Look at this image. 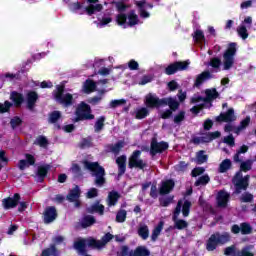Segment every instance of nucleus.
Masks as SVG:
<instances>
[{
	"mask_svg": "<svg viewBox=\"0 0 256 256\" xmlns=\"http://www.w3.org/2000/svg\"><path fill=\"white\" fill-rule=\"evenodd\" d=\"M183 120H185V112L184 111H179V113H177V115H175V117L173 118V122L177 125H179L181 122H183Z\"/></svg>",
	"mask_w": 256,
	"mask_h": 256,
	"instance_id": "obj_55",
	"label": "nucleus"
},
{
	"mask_svg": "<svg viewBox=\"0 0 256 256\" xmlns=\"http://www.w3.org/2000/svg\"><path fill=\"white\" fill-rule=\"evenodd\" d=\"M190 66V60L176 61L172 64H168V67L164 69V74L171 76L177 74V72L188 70Z\"/></svg>",
	"mask_w": 256,
	"mask_h": 256,
	"instance_id": "obj_12",
	"label": "nucleus"
},
{
	"mask_svg": "<svg viewBox=\"0 0 256 256\" xmlns=\"http://www.w3.org/2000/svg\"><path fill=\"white\" fill-rule=\"evenodd\" d=\"M236 53L237 44L235 42H231L227 46V50H224L222 53V61L218 57L210 58L208 65L214 69H219L220 65H222V70L229 71L233 68V64H235Z\"/></svg>",
	"mask_w": 256,
	"mask_h": 256,
	"instance_id": "obj_2",
	"label": "nucleus"
},
{
	"mask_svg": "<svg viewBox=\"0 0 256 256\" xmlns=\"http://www.w3.org/2000/svg\"><path fill=\"white\" fill-rule=\"evenodd\" d=\"M191 207H192V202L186 200V201H183L182 205H181V202H177V207H175V210L179 208V214L181 213L183 215V218H187L190 215Z\"/></svg>",
	"mask_w": 256,
	"mask_h": 256,
	"instance_id": "obj_25",
	"label": "nucleus"
},
{
	"mask_svg": "<svg viewBox=\"0 0 256 256\" xmlns=\"http://www.w3.org/2000/svg\"><path fill=\"white\" fill-rule=\"evenodd\" d=\"M240 230L242 231V235H250V233H253V227L250 226V224L243 222L239 225Z\"/></svg>",
	"mask_w": 256,
	"mask_h": 256,
	"instance_id": "obj_49",
	"label": "nucleus"
},
{
	"mask_svg": "<svg viewBox=\"0 0 256 256\" xmlns=\"http://www.w3.org/2000/svg\"><path fill=\"white\" fill-rule=\"evenodd\" d=\"M211 79V73L209 71H203V73L198 74L196 76V79L194 80V87L199 88L205 83V81H208Z\"/></svg>",
	"mask_w": 256,
	"mask_h": 256,
	"instance_id": "obj_27",
	"label": "nucleus"
},
{
	"mask_svg": "<svg viewBox=\"0 0 256 256\" xmlns=\"http://www.w3.org/2000/svg\"><path fill=\"white\" fill-rule=\"evenodd\" d=\"M240 202L242 203H250L253 202V194H250L248 192H245L244 194H242V196L240 197Z\"/></svg>",
	"mask_w": 256,
	"mask_h": 256,
	"instance_id": "obj_56",
	"label": "nucleus"
},
{
	"mask_svg": "<svg viewBox=\"0 0 256 256\" xmlns=\"http://www.w3.org/2000/svg\"><path fill=\"white\" fill-rule=\"evenodd\" d=\"M168 150V142L160 141L157 142V138L151 139L150 155L155 157L157 154H162Z\"/></svg>",
	"mask_w": 256,
	"mask_h": 256,
	"instance_id": "obj_13",
	"label": "nucleus"
},
{
	"mask_svg": "<svg viewBox=\"0 0 256 256\" xmlns=\"http://www.w3.org/2000/svg\"><path fill=\"white\" fill-rule=\"evenodd\" d=\"M121 199V194L118 192L112 190L108 193V199H106V202H108V207H114L118 203V200Z\"/></svg>",
	"mask_w": 256,
	"mask_h": 256,
	"instance_id": "obj_29",
	"label": "nucleus"
},
{
	"mask_svg": "<svg viewBox=\"0 0 256 256\" xmlns=\"http://www.w3.org/2000/svg\"><path fill=\"white\" fill-rule=\"evenodd\" d=\"M127 219V211L126 210H118L116 212V223H125Z\"/></svg>",
	"mask_w": 256,
	"mask_h": 256,
	"instance_id": "obj_47",
	"label": "nucleus"
},
{
	"mask_svg": "<svg viewBox=\"0 0 256 256\" xmlns=\"http://www.w3.org/2000/svg\"><path fill=\"white\" fill-rule=\"evenodd\" d=\"M83 164L86 170L95 174V185L97 187H103L105 185V169L99 165V162L84 160Z\"/></svg>",
	"mask_w": 256,
	"mask_h": 256,
	"instance_id": "obj_8",
	"label": "nucleus"
},
{
	"mask_svg": "<svg viewBox=\"0 0 256 256\" xmlns=\"http://www.w3.org/2000/svg\"><path fill=\"white\" fill-rule=\"evenodd\" d=\"M223 143L229 145V147L235 146V139L233 138V135L224 137Z\"/></svg>",
	"mask_w": 256,
	"mask_h": 256,
	"instance_id": "obj_64",
	"label": "nucleus"
},
{
	"mask_svg": "<svg viewBox=\"0 0 256 256\" xmlns=\"http://www.w3.org/2000/svg\"><path fill=\"white\" fill-rule=\"evenodd\" d=\"M40 256H60V251H58L57 247L49 246V248H45L40 252Z\"/></svg>",
	"mask_w": 256,
	"mask_h": 256,
	"instance_id": "obj_33",
	"label": "nucleus"
},
{
	"mask_svg": "<svg viewBox=\"0 0 256 256\" xmlns=\"http://www.w3.org/2000/svg\"><path fill=\"white\" fill-rule=\"evenodd\" d=\"M127 15L123 13H118L116 15V25L123 27V29H127L128 24H127Z\"/></svg>",
	"mask_w": 256,
	"mask_h": 256,
	"instance_id": "obj_35",
	"label": "nucleus"
},
{
	"mask_svg": "<svg viewBox=\"0 0 256 256\" xmlns=\"http://www.w3.org/2000/svg\"><path fill=\"white\" fill-rule=\"evenodd\" d=\"M55 219H58V211L55 210V207L49 206L45 208V211L43 212V223L49 225L53 223Z\"/></svg>",
	"mask_w": 256,
	"mask_h": 256,
	"instance_id": "obj_15",
	"label": "nucleus"
},
{
	"mask_svg": "<svg viewBox=\"0 0 256 256\" xmlns=\"http://www.w3.org/2000/svg\"><path fill=\"white\" fill-rule=\"evenodd\" d=\"M230 195L224 190H220L218 195L216 196V204L218 208H227V204L229 203Z\"/></svg>",
	"mask_w": 256,
	"mask_h": 256,
	"instance_id": "obj_20",
	"label": "nucleus"
},
{
	"mask_svg": "<svg viewBox=\"0 0 256 256\" xmlns=\"http://www.w3.org/2000/svg\"><path fill=\"white\" fill-rule=\"evenodd\" d=\"M123 147H125V142L118 141L116 144L110 146V152L114 153V155H118V153H121Z\"/></svg>",
	"mask_w": 256,
	"mask_h": 256,
	"instance_id": "obj_41",
	"label": "nucleus"
},
{
	"mask_svg": "<svg viewBox=\"0 0 256 256\" xmlns=\"http://www.w3.org/2000/svg\"><path fill=\"white\" fill-rule=\"evenodd\" d=\"M231 242V234L229 232H215L207 239L206 249L209 252L215 251L218 246H223Z\"/></svg>",
	"mask_w": 256,
	"mask_h": 256,
	"instance_id": "obj_7",
	"label": "nucleus"
},
{
	"mask_svg": "<svg viewBox=\"0 0 256 256\" xmlns=\"http://www.w3.org/2000/svg\"><path fill=\"white\" fill-rule=\"evenodd\" d=\"M71 173L75 175V177H81V167L78 164H73L71 166Z\"/></svg>",
	"mask_w": 256,
	"mask_h": 256,
	"instance_id": "obj_62",
	"label": "nucleus"
},
{
	"mask_svg": "<svg viewBox=\"0 0 256 256\" xmlns=\"http://www.w3.org/2000/svg\"><path fill=\"white\" fill-rule=\"evenodd\" d=\"M151 252L147 247L138 246L134 250H130L129 246H121V252H118V256H150Z\"/></svg>",
	"mask_w": 256,
	"mask_h": 256,
	"instance_id": "obj_11",
	"label": "nucleus"
},
{
	"mask_svg": "<svg viewBox=\"0 0 256 256\" xmlns=\"http://www.w3.org/2000/svg\"><path fill=\"white\" fill-rule=\"evenodd\" d=\"M127 103V100L120 99V100H112L110 101V108L116 109L118 107H121Z\"/></svg>",
	"mask_w": 256,
	"mask_h": 256,
	"instance_id": "obj_53",
	"label": "nucleus"
},
{
	"mask_svg": "<svg viewBox=\"0 0 256 256\" xmlns=\"http://www.w3.org/2000/svg\"><path fill=\"white\" fill-rule=\"evenodd\" d=\"M98 3L99 0H86V4H88V6L86 7H84L83 4H81L80 2H75L71 4V7L73 11H79L81 9H84V13L86 15L92 16L103 11V5Z\"/></svg>",
	"mask_w": 256,
	"mask_h": 256,
	"instance_id": "obj_10",
	"label": "nucleus"
},
{
	"mask_svg": "<svg viewBox=\"0 0 256 256\" xmlns=\"http://www.w3.org/2000/svg\"><path fill=\"white\" fill-rule=\"evenodd\" d=\"M208 183H209V176L203 175L201 177H198V179H196V182H194V186L196 187L205 186Z\"/></svg>",
	"mask_w": 256,
	"mask_h": 256,
	"instance_id": "obj_50",
	"label": "nucleus"
},
{
	"mask_svg": "<svg viewBox=\"0 0 256 256\" xmlns=\"http://www.w3.org/2000/svg\"><path fill=\"white\" fill-rule=\"evenodd\" d=\"M19 201H21V195H19V193H14L12 198L8 197L2 200V205H4V209L8 210L20 205L21 202Z\"/></svg>",
	"mask_w": 256,
	"mask_h": 256,
	"instance_id": "obj_18",
	"label": "nucleus"
},
{
	"mask_svg": "<svg viewBox=\"0 0 256 256\" xmlns=\"http://www.w3.org/2000/svg\"><path fill=\"white\" fill-rule=\"evenodd\" d=\"M142 152H150V147L142 146V150H134L127 159V156L121 155L116 158V165L118 166V177L125 175L126 169H140L147 168V162L140 159Z\"/></svg>",
	"mask_w": 256,
	"mask_h": 256,
	"instance_id": "obj_1",
	"label": "nucleus"
},
{
	"mask_svg": "<svg viewBox=\"0 0 256 256\" xmlns=\"http://www.w3.org/2000/svg\"><path fill=\"white\" fill-rule=\"evenodd\" d=\"M25 100V97H23V94L17 92V91H12L10 92V101H12V105L16 108H20L21 105H23V102Z\"/></svg>",
	"mask_w": 256,
	"mask_h": 256,
	"instance_id": "obj_24",
	"label": "nucleus"
},
{
	"mask_svg": "<svg viewBox=\"0 0 256 256\" xmlns=\"http://www.w3.org/2000/svg\"><path fill=\"white\" fill-rule=\"evenodd\" d=\"M173 223H175L174 229L179 231L188 228V222L179 219V207L173 212Z\"/></svg>",
	"mask_w": 256,
	"mask_h": 256,
	"instance_id": "obj_21",
	"label": "nucleus"
},
{
	"mask_svg": "<svg viewBox=\"0 0 256 256\" xmlns=\"http://www.w3.org/2000/svg\"><path fill=\"white\" fill-rule=\"evenodd\" d=\"M248 152V146L242 145L238 151L233 155V162L240 163V155L246 154Z\"/></svg>",
	"mask_w": 256,
	"mask_h": 256,
	"instance_id": "obj_39",
	"label": "nucleus"
},
{
	"mask_svg": "<svg viewBox=\"0 0 256 256\" xmlns=\"http://www.w3.org/2000/svg\"><path fill=\"white\" fill-rule=\"evenodd\" d=\"M12 106H14V104L10 103V101H4V104L0 103V114L10 112Z\"/></svg>",
	"mask_w": 256,
	"mask_h": 256,
	"instance_id": "obj_52",
	"label": "nucleus"
},
{
	"mask_svg": "<svg viewBox=\"0 0 256 256\" xmlns=\"http://www.w3.org/2000/svg\"><path fill=\"white\" fill-rule=\"evenodd\" d=\"M104 126H105V116H101L97 118V121L95 122V133H100L103 130Z\"/></svg>",
	"mask_w": 256,
	"mask_h": 256,
	"instance_id": "obj_45",
	"label": "nucleus"
},
{
	"mask_svg": "<svg viewBox=\"0 0 256 256\" xmlns=\"http://www.w3.org/2000/svg\"><path fill=\"white\" fill-rule=\"evenodd\" d=\"M112 239H114V235L110 234V232L105 233V235L101 237V240H96L95 238L91 237L88 239H77L75 242H73V249L82 253H84V249H86V247L92 249H102L107 243H110Z\"/></svg>",
	"mask_w": 256,
	"mask_h": 256,
	"instance_id": "obj_5",
	"label": "nucleus"
},
{
	"mask_svg": "<svg viewBox=\"0 0 256 256\" xmlns=\"http://www.w3.org/2000/svg\"><path fill=\"white\" fill-rule=\"evenodd\" d=\"M95 223H97L95 217L88 215L82 218V223H80V226H82V229H86L88 227H91L92 225H95Z\"/></svg>",
	"mask_w": 256,
	"mask_h": 256,
	"instance_id": "obj_31",
	"label": "nucleus"
},
{
	"mask_svg": "<svg viewBox=\"0 0 256 256\" xmlns=\"http://www.w3.org/2000/svg\"><path fill=\"white\" fill-rule=\"evenodd\" d=\"M127 16V25L128 27H133L138 25V15H136V11L131 10Z\"/></svg>",
	"mask_w": 256,
	"mask_h": 256,
	"instance_id": "obj_30",
	"label": "nucleus"
},
{
	"mask_svg": "<svg viewBox=\"0 0 256 256\" xmlns=\"http://www.w3.org/2000/svg\"><path fill=\"white\" fill-rule=\"evenodd\" d=\"M80 195H81V190H79V186L75 185L73 189L69 190V194H66V201H69V202L79 201Z\"/></svg>",
	"mask_w": 256,
	"mask_h": 256,
	"instance_id": "obj_28",
	"label": "nucleus"
},
{
	"mask_svg": "<svg viewBox=\"0 0 256 256\" xmlns=\"http://www.w3.org/2000/svg\"><path fill=\"white\" fill-rule=\"evenodd\" d=\"M192 39L194 43H203L205 42V34H203V30L196 29L192 34Z\"/></svg>",
	"mask_w": 256,
	"mask_h": 256,
	"instance_id": "obj_37",
	"label": "nucleus"
},
{
	"mask_svg": "<svg viewBox=\"0 0 256 256\" xmlns=\"http://www.w3.org/2000/svg\"><path fill=\"white\" fill-rule=\"evenodd\" d=\"M24 102L28 111H34L36 102H38V93L36 91H28V94H25Z\"/></svg>",
	"mask_w": 256,
	"mask_h": 256,
	"instance_id": "obj_17",
	"label": "nucleus"
},
{
	"mask_svg": "<svg viewBox=\"0 0 256 256\" xmlns=\"http://www.w3.org/2000/svg\"><path fill=\"white\" fill-rule=\"evenodd\" d=\"M53 100L58 103V105L62 106V108H71L75 105V99L73 98V94L64 93V85H56V89L51 93Z\"/></svg>",
	"mask_w": 256,
	"mask_h": 256,
	"instance_id": "obj_6",
	"label": "nucleus"
},
{
	"mask_svg": "<svg viewBox=\"0 0 256 256\" xmlns=\"http://www.w3.org/2000/svg\"><path fill=\"white\" fill-rule=\"evenodd\" d=\"M62 118V112L60 111H52L49 112V117L47 118V122L49 124H56Z\"/></svg>",
	"mask_w": 256,
	"mask_h": 256,
	"instance_id": "obj_32",
	"label": "nucleus"
},
{
	"mask_svg": "<svg viewBox=\"0 0 256 256\" xmlns=\"http://www.w3.org/2000/svg\"><path fill=\"white\" fill-rule=\"evenodd\" d=\"M136 7H138V9L140 11L141 18L147 19L150 17L149 12H147V10L144 9V0L137 1Z\"/></svg>",
	"mask_w": 256,
	"mask_h": 256,
	"instance_id": "obj_40",
	"label": "nucleus"
},
{
	"mask_svg": "<svg viewBox=\"0 0 256 256\" xmlns=\"http://www.w3.org/2000/svg\"><path fill=\"white\" fill-rule=\"evenodd\" d=\"M50 169H51V166H49L48 164L38 166L36 170V177H38V179L36 180V182L38 183L45 182V178L47 177V174L49 173Z\"/></svg>",
	"mask_w": 256,
	"mask_h": 256,
	"instance_id": "obj_22",
	"label": "nucleus"
},
{
	"mask_svg": "<svg viewBox=\"0 0 256 256\" xmlns=\"http://www.w3.org/2000/svg\"><path fill=\"white\" fill-rule=\"evenodd\" d=\"M23 124V120L19 116H14L12 119H10V128L17 129Z\"/></svg>",
	"mask_w": 256,
	"mask_h": 256,
	"instance_id": "obj_51",
	"label": "nucleus"
},
{
	"mask_svg": "<svg viewBox=\"0 0 256 256\" xmlns=\"http://www.w3.org/2000/svg\"><path fill=\"white\" fill-rule=\"evenodd\" d=\"M231 169V160L224 159L218 166V173H227Z\"/></svg>",
	"mask_w": 256,
	"mask_h": 256,
	"instance_id": "obj_36",
	"label": "nucleus"
},
{
	"mask_svg": "<svg viewBox=\"0 0 256 256\" xmlns=\"http://www.w3.org/2000/svg\"><path fill=\"white\" fill-rule=\"evenodd\" d=\"M116 12L124 13L127 10V5L124 2L118 1L115 4Z\"/></svg>",
	"mask_w": 256,
	"mask_h": 256,
	"instance_id": "obj_59",
	"label": "nucleus"
},
{
	"mask_svg": "<svg viewBox=\"0 0 256 256\" xmlns=\"http://www.w3.org/2000/svg\"><path fill=\"white\" fill-rule=\"evenodd\" d=\"M216 123H232L235 121L233 108H229L227 112H222L215 118Z\"/></svg>",
	"mask_w": 256,
	"mask_h": 256,
	"instance_id": "obj_16",
	"label": "nucleus"
},
{
	"mask_svg": "<svg viewBox=\"0 0 256 256\" xmlns=\"http://www.w3.org/2000/svg\"><path fill=\"white\" fill-rule=\"evenodd\" d=\"M238 256H255V254L250 252V247L246 246L238 252Z\"/></svg>",
	"mask_w": 256,
	"mask_h": 256,
	"instance_id": "obj_61",
	"label": "nucleus"
},
{
	"mask_svg": "<svg viewBox=\"0 0 256 256\" xmlns=\"http://www.w3.org/2000/svg\"><path fill=\"white\" fill-rule=\"evenodd\" d=\"M91 120H95V115L92 114L90 105L86 104V102L84 101L79 102V104L75 108V118L73 119V123Z\"/></svg>",
	"mask_w": 256,
	"mask_h": 256,
	"instance_id": "obj_9",
	"label": "nucleus"
},
{
	"mask_svg": "<svg viewBox=\"0 0 256 256\" xmlns=\"http://www.w3.org/2000/svg\"><path fill=\"white\" fill-rule=\"evenodd\" d=\"M105 211V207L102 204H99V200L95 201L94 204L90 205V207L86 208V213L88 214H99V216H103Z\"/></svg>",
	"mask_w": 256,
	"mask_h": 256,
	"instance_id": "obj_26",
	"label": "nucleus"
},
{
	"mask_svg": "<svg viewBox=\"0 0 256 256\" xmlns=\"http://www.w3.org/2000/svg\"><path fill=\"white\" fill-rule=\"evenodd\" d=\"M138 236L142 238V240H147L149 238V227L148 226H142L138 228Z\"/></svg>",
	"mask_w": 256,
	"mask_h": 256,
	"instance_id": "obj_48",
	"label": "nucleus"
},
{
	"mask_svg": "<svg viewBox=\"0 0 256 256\" xmlns=\"http://www.w3.org/2000/svg\"><path fill=\"white\" fill-rule=\"evenodd\" d=\"M97 88V85L92 80H86V83L84 84V92L90 94L92 92H95V89Z\"/></svg>",
	"mask_w": 256,
	"mask_h": 256,
	"instance_id": "obj_43",
	"label": "nucleus"
},
{
	"mask_svg": "<svg viewBox=\"0 0 256 256\" xmlns=\"http://www.w3.org/2000/svg\"><path fill=\"white\" fill-rule=\"evenodd\" d=\"M34 144L38 145L40 148H47L49 141L47 140V137L40 135L36 137V142H34Z\"/></svg>",
	"mask_w": 256,
	"mask_h": 256,
	"instance_id": "obj_44",
	"label": "nucleus"
},
{
	"mask_svg": "<svg viewBox=\"0 0 256 256\" xmlns=\"http://www.w3.org/2000/svg\"><path fill=\"white\" fill-rule=\"evenodd\" d=\"M238 36H240V38H242V40L248 39V32H247L245 26L238 27Z\"/></svg>",
	"mask_w": 256,
	"mask_h": 256,
	"instance_id": "obj_58",
	"label": "nucleus"
},
{
	"mask_svg": "<svg viewBox=\"0 0 256 256\" xmlns=\"http://www.w3.org/2000/svg\"><path fill=\"white\" fill-rule=\"evenodd\" d=\"M207 162V155L204 150L196 152V164L203 165Z\"/></svg>",
	"mask_w": 256,
	"mask_h": 256,
	"instance_id": "obj_42",
	"label": "nucleus"
},
{
	"mask_svg": "<svg viewBox=\"0 0 256 256\" xmlns=\"http://www.w3.org/2000/svg\"><path fill=\"white\" fill-rule=\"evenodd\" d=\"M97 196H99V190L97 188H90L86 193V198L88 199H95Z\"/></svg>",
	"mask_w": 256,
	"mask_h": 256,
	"instance_id": "obj_57",
	"label": "nucleus"
},
{
	"mask_svg": "<svg viewBox=\"0 0 256 256\" xmlns=\"http://www.w3.org/2000/svg\"><path fill=\"white\" fill-rule=\"evenodd\" d=\"M149 109L148 107H140V109L136 110V120H142L149 117Z\"/></svg>",
	"mask_w": 256,
	"mask_h": 256,
	"instance_id": "obj_38",
	"label": "nucleus"
},
{
	"mask_svg": "<svg viewBox=\"0 0 256 256\" xmlns=\"http://www.w3.org/2000/svg\"><path fill=\"white\" fill-rule=\"evenodd\" d=\"M164 229V222H160L155 226V229L151 232V242L157 241V237H159V234L162 233V230Z\"/></svg>",
	"mask_w": 256,
	"mask_h": 256,
	"instance_id": "obj_34",
	"label": "nucleus"
},
{
	"mask_svg": "<svg viewBox=\"0 0 256 256\" xmlns=\"http://www.w3.org/2000/svg\"><path fill=\"white\" fill-rule=\"evenodd\" d=\"M219 96L220 94H218V91L216 90V88L205 89V97L198 96L192 99V101L194 103H199L200 101H203L204 103L209 104L212 101L218 99Z\"/></svg>",
	"mask_w": 256,
	"mask_h": 256,
	"instance_id": "obj_14",
	"label": "nucleus"
},
{
	"mask_svg": "<svg viewBox=\"0 0 256 256\" xmlns=\"http://www.w3.org/2000/svg\"><path fill=\"white\" fill-rule=\"evenodd\" d=\"M240 171L235 172V175L233 176L232 183L233 187L235 188L234 194L240 195L242 194V191H246L248 189V180L250 179V176H242V172L246 173L250 171L251 167H253V162L250 160L242 161L240 159Z\"/></svg>",
	"mask_w": 256,
	"mask_h": 256,
	"instance_id": "obj_3",
	"label": "nucleus"
},
{
	"mask_svg": "<svg viewBox=\"0 0 256 256\" xmlns=\"http://www.w3.org/2000/svg\"><path fill=\"white\" fill-rule=\"evenodd\" d=\"M175 196H168L166 198H160V206L168 207L171 203H173Z\"/></svg>",
	"mask_w": 256,
	"mask_h": 256,
	"instance_id": "obj_54",
	"label": "nucleus"
},
{
	"mask_svg": "<svg viewBox=\"0 0 256 256\" xmlns=\"http://www.w3.org/2000/svg\"><path fill=\"white\" fill-rule=\"evenodd\" d=\"M36 159L32 154H25V160H19V170L24 171L25 168L34 166Z\"/></svg>",
	"mask_w": 256,
	"mask_h": 256,
	"instance_id": "obj_23",
	"label": "nucleus"
},
{
	"mask_svg": "<svg viewBox=\"0 0 256 256\" xmlns=\"http://www.w3.org/2000/svg\"><path fill=\"white\" fill-rule=\"evenodd\" d=\"M51 244L49 245V247L55 248L57 246L63 245L64 244V236H53V238H51Z\"/></svg>",
	"mask_w": 256,
	"mask_h": 256,
	"instance_id": "obj_46",
	"label": "nucleus"
},
{
	"mask_svg": "<svg viewBox=\"0 0 256 256\" xmlns=\"http://www.w3.org/2000/svg\"><path fill=\"white\" fill-rule=\"evenodd\" d=\"M173 189H175V181L173 179H166L162 181L160 189L157 190L160 191V195L164 196L173 192Z\"/></svg>",
	"mask_w": 256,
	"mask_h": 256,
	"instance_id": "obj_19",
	"label": "nucleus"
},
{
	"mask_svg": "<svg viewBox=\"0 0 256 256\" xmlns=\"http://www.w3.org/2000/svg\"><path fill=\"white\" fill-rule=\"evenodd\" d=\"M92 145L91 141L89 138H84L82 139V142L79 143V148H82V149H87V148H90Z\"/></svg>",
	"mask_w": 256,
	"mask_h": 256,
	"instance_id": "obj_63",
	"label": "nucleus"
},
{
	"mask_svg": "<svg viewBox=\"0 0 256 256\" xmlns=\"http://www.w3.org/2000/svg\"><path fill=\"white\" fill-rule=\"evenodd\" d=\"M250 124V117L246 116L244 120L240 121V125L238 126V131H242L248 127Z\"/></svg>",
	"mask_w": 256,
	"mask_h": 256,
	"instance_id": "obj_60",
	"label": "nucleus"
},
{
	"mask_svg": "<svg viewBox=\"0 0 256 256\" xmlns=\"http://www.w3.org/2000/svg\"><path fill=\"white\" fill-rule=\"evenodd\" d=\"M144 106L151 110H158L159 108L168 106L166 111H177L179 109V102L172 97L159 98L157 95L149 93L144 96Z\"/></svg>",
	"mask_w": 256,
	"mask_h": 256,
	"instance_id": "obj_4",
	"label": "nucleus"
}]
</instances>
